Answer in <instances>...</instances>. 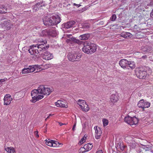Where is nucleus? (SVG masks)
<instances>
[{"label":"nucleus","instance_id":"1","mask_svg":"<svg viewBox=\"0 0 153 153\" xmlns=\"http://www.w3.org/2000/svg\"><path fill=\"white\" fill-rule=\"evenodd\" d=\"M47 42L46 40L43 39L39 40L37 43L36 45H33L30 46L28 50L29 52L31 55L36 56L40 51H44L48 48V45H44Z\"/></svg>","mask_w":153,"mask_h":153},{"label":"nucleus","instance_id":"2","mask_svg":"<svg viewBox=\"0 0 153 153\" xmlns=\"http://www.w3.org/2000/svg\"><path fill=\"white\" fill-rule=\"evenodd\" d=\"M61 20L59 15L54 14L51 17L46 18L43 22L45 25L49 26L57 24L61 22Z\"/></svg>","mask_w":153,"mask_h":153},{"label":"nucleus","instance_id":"3","mask_svg":"<svg viewBox=\"0 0 153 153\" xmlns=\"http://www.w3.org/2000/svg\"><path fill=\"white\" fill-rule=\"evenodd\" d=\"M147 68L145 66L140 67L136 69V74L137 77L140 79L145 78L147 75Z\"/></svg>","mask_w":153,"mask_h":153},{"label":"nucleus","instance_id":"4","mask_svg":"<svg viewBox=\"0 0 153 153\" xmlns=\"http://www.w3.org/2000/svg\"><path fill=\"white\" fill-rule=\"evenodd\" d=\"M124 121L127 124L131 126L135 125L138 122V120L137 118L135 117H131L129 116L125 117Z\"/></svg>","mask_w":153,"mask_h":153},{"label":"nucleus","instance_id":"5","mask_svg":"<svg viewBox=\"0 0 153 153\" xmlns=\"http://www.w3.org/2000/svg\"><path fill=\"white\" fill-rule=\"evenodd\" d=\"M81 57L80 55L73 52L69 53L68 56V59L71 61H79Z\"/></svg>","mask_w":153,"mask_h":153},{"label":"nucleus","instance_id":"6","mask_svg":"<svg viewBox=\"0 0 153 153\" xmlns=\"http://www.w3.org/2000/svg\"><path fill=\"white\" fill-rule=\"evenodd\" d=\"M39 91L40 94L49 95L52 91V89L43 85H41L39 87Z\"/></svg>","mask_w":153,"mask_h":153},{"label":"nucleus","instance_id":"7","mask_svg":"<svg viewBox=\"0 0 153 153\" xmlns=\"http://www.w3.org/2000/svg\"><path fill=\"white\" fill-rule=\"evenodd\" d=\"M78 104L80 107L84 111L87 112L89 110V108L86 102L82 100H79Z\"/></svg>","mask_w":153,"mask_h":153},{"label":"nucleus","instance_id":"8","mask_svg":"<svg viewBox=\"0 0 153 153\" xmlns=\"http://www.w3.org/2000/svg\"><path fill=\"white\" fill-rule=\"evenodd\" d=\"M150 105L149 102L144 100H140L137 104V106L139 108L143 109L148 108Z\"/></svg>","mask_w":153,"mask_h":153},{"label":"nucleus","instance_id":"9","mask_svg":"<svg viewBox=\"0 0 153 153\" xmlns=\"http://www.w3.org/2000/svg\"><path fill=\"white\" fill-rule=\"evenodd\" d=\"M31 96L32 97V99L30 101L33 103H35L37 101L36 100L37 95L38 94H40V93L39 91V88H38L37 90L34 89L31 92Z\"/></svg>","mask_w":153,"mask_h":153},{"label":"nucleus","instance_id":"10","mask_svg":"<svg viewBox=\"0 0 153 153\" xmlns=\"http://www.w3.org/2000/svg\"><path fill=\"white\" fill-rule=\"evenodd\" d=\"M46 144L48 146L50 147H54L58 146L59 145L61 144L59 143V142L55 140H52L50 139L46 140Z\"/></svg>","mask_w":153,"mask_h":153},{"label":"nucleus","instance_id":"11","mask_svg":"<svg viewBox=\"0 0 153 153\" xmlns=\"http://www.w3.org/2000/svg\"><path fill=\"white\" fill-rule=\"evenodd\" d=\"M68 43H70L71 46L73 45L74 44L76 43L79 45H81L82 43V42L79 39H77L75 38L72 37L70 38V39H67L66 41Z\"/></svg>","mask_w":153,"mask_h":153},{"label":"nucleus","instance_id":"12","mask_svg":"<svg viewBox=\"0 0 153 153\" xmlns=\"http://www.w3.org/2000/svg\"><path fill=\"white\" fill-rule=\"evenodd\" d=\"M42 55L43 58L46 60H51L53 57V54L48 51L45 52Z\"/></svg>","mask_w":153,"mask_h":153},{"label":"nucleus","instance_id":"13","mask_svg":"<svg viewBox=\"0 0 153 153\" xmlns=\"http://www.w3.org/2000/svg\"><path fill=\"white\" fill-rule=\"evenodd\" d=\"M13 100L11 95L9 94H7L5 95L4 99V105H9Z\"/></svg>","mask_w":153,"mask_h":153},{"label":"nucleus","instance_id":"14","mask_svg":"<svg viewBox=\"0 0 153 153\" xmlns=\"http://www.w3.org/2000/svg\"><path fill=\"white\" fill-rule=\"evenodd\" d=\"M128 61L125 59H121L119 62V64L122 68H123L129 69L130 68L128 67Z\"/></svg>","mask_w":153,"mask_h":153},{"label":"nucleus","instance_id":"15","mask_svg":"<svg viewBox=\"0 0 153 153\" xmlns=\"http://www.w3.org/2000/svg\"><path fill=\"white\" fill-rule=\"evenodd\" d=\"M94 129L95 130V137L97 139L100 138L102 132L101 129L99 127L97 126L94 127Z\"/></svg>","mask_w":153,"mask_h":153},{"label":"nucleus","instance_id":"16","mask_svg":"<svg viewBox=\"0 0 153 153\" xmlns=\"http://www.w3.org/2000/svg\"><path fill=\"white\" fill-rule=\"evenodd\" d=\"M34 71V68L32 65L29 66L28 67L25 68L22 70V73L26 74L32 73Z\"/></svg>","mask_w":153,"mask_h":153},{"label":"nucleus","instance_id":"17","mask_svg":"<svg viewBox=\"0 0 153 153\" xmlns=\"http://www.w3.org/2000/svg\"><path fill=\"white\" fill-rule=\"evenodd\" d=\"M75 23V22L74 21H70L64 24L63 26L64 28L68 29L73 27Z\"/></svg>","mask_w":153,"mask_h":153},{"label":"nucleus","instance_id":"18","mask_svg":"<svg viewBox=\"0 0 153 153\" xmlns=\"http://www.w3.org/2000/svg\"><path fill=\"white\" fill-rule=\"evenodd\" d=\"M90 45L88 43L86 45L84 46L82 48V51L84 53L87 54H89L90 53Z\"/></svg>","mask_w":153,"mask_h":153},{"label":"nucleus","instance_id":"19","mask_svg":"<svg viewBox=\"0 0 153 153\" xmlns=\"http://www.w3.org/2000/svg\"><path fill=\"white\" fill-rule=\"evenodd\" d=\"M55 104L56 105L57 107L64 108H66L67 107V105L64 103L62 101L60 100H58L57 102L55 103Z\"/></svg>","mask_w":153,"mask_h":153},{"label":"nucleus","instance_id":"20","mask_svg":"<svg viewBox=\"0 0 153 153\" xmlns=\"http://www.w3.org/2000/svg\"><path fill=\"white\" fill-rule=\"evenodd\" d=\"M120 35L124 38H127L128 37L131 38L132 37V35L131 33L126 32H122Z\"/></svg>","mask_w":153,"mask_h":153},{"label":"nucleus","instance_id":"21","mask_svg":"<svg viewBox=\"0 0 153 153\" xmlns=\"http://www.w3.org/2000/svg\"><path fill=\"white\" fill-rule=\"evenodd\" d=\"M90 36V34L89 33H86L80 35L79 37V38L82 40H87Z\"/></svg>","mask_w":153,"mask_h":153},{"label":"nucleus","instance_id":"22","mask_svg":"<svg viewBox=\"0 0 153 153\" xmlns=\"http://www.w3.org/2000/svg\"><path fill=\"white\" fill-rule=\"evenodd\" d=\"M118 100V97L117 94H112L111 95L110 100L112 102H116Z\"/></svg>","mask_w":153,"mask_h":153},{"label":"nucleus","instance_id":"23","mask_svg":"<svg viewBox=\"0 0 153 153\" xmlns=\"http://www.w3.org/2000/svg\"><path fill=\"white\" fill-rule=\"evenodd\" d=\"M90 53L92 52L93 53L95 52L97 50V45L94 44H90Z\"/></svg>","mask_w":153,"mask_h":153},{"label":"nucleus","instance_id":"24","mask_svg":"<svg viewBox=\"0 0 153 153\" xmlns=\"http://www.w3.org/2000/svg\"><path fill=\"white\" fill-rule=\"evenodd\" d=\"M93 147L92 144L88 143L84 146V148L85 150V152H87L91 150Z\"/></svg>","mask_w":153,"mask_h":153},{"label":"nucleus","instance_id":"25","mask_svg":"<svg viewBox=\"0 0 153 153\" xmlns=\"http://www.w3.org/2000/svg\"><path fill=\"white\" fill-rule=\"evenodd\" d=\"M49 32V34L51 36L56 37L57 35V31L54 29L51 30Z\"/></svg>","mask_w":153,"mask_h":153},{"label":"nucleus","instance_id":"26","mask_svg":"<svg viewBox=\"0 0 153 153\" xmlns=\"http://www.w3.org/2000/svg\"><path fill=\"white\" fill-rule=\"evenodd\" d=\"M128 68L129 67L131 69H133L135 68V64L134 62L128 61Z\"/></svg>","mask_w":153,"mask_h":153},{"label":"nucleus","instance_id":"27","mask_svg":"<svg viewBox=\"0 0 153 153\" xmlns=\"http://www.w3.org/2000/svg\"><path fill=\"white\" fill-rule=\"evenodd\" d=\"M10 11V8H7L5 6L3 7L0 9V13H7Z\"/></svg>","mask_w":153,"mask_h":153},{"label":"nucleus","instance_id":"28","mask_svg":"<svg viewBox=\"0 0 153 153\" xmlns=\"http://www.w3.org/2000/svg\"><path fill=\"white\" fill-rule=\"evenodd\" d=\"M44 5L42 3H37L33 7V10L35 11H36L38 10V9L41 7L42 6Z\"/></svg>","mask_w":153,"mask_h":153},{"label":"nucleus","instance_id":"29","mask_svg":"<svg viewBox=\"0 0 153 153\" xmlns=\"http://www.w3.org/2000/svg\"><path fill=\"white\" fill-rule=\"evenodd\" d=\"M151 50V47L146 46V47L143 48H142V53H145L146 52H149Z\"/></svg>","mask_w":153,"mask_h":153},{"label":"nucleus","instance_id":"30","mask_svg":"<svg viewBox=\"0 0 153 153\" xmlns=\"http://www.w3.org/2000/svg\"><path fill=\"white\" fill-rule=\"evenodd\" d=\"M8 153H15L16 151L12 147L7 148L5 149Z\"/></svg>","mask_w":153,"mask_h":153},{"label":"nucleus","instance_id":"31","mask_svg":"<svg viewBox=\"0 0 153 153\" xmlns=\"http://www.w3.org/2000/svg\"><path fill=\"white\" fill-rule=\"evenodd\" d=\"M133 140V138L130 135H128L127 136H126L125 137V140H126V142L129 144L131 142L134 141Z\"/></svg>","mask_w":153,"mask_h":153},{"label":"nucleus","instance_id":"32","mask_svg":"<svg viewBox=\"0 0 153 153\" xmlns=\"http://www.w3.org/2000/svg\"><path fill=\"white\" fill-rule=\"evenodd\" d=\"M32 67L34 68V71L35 70H38L42 68V66H43L42 65H32Z\"/></svg>","mask_w":153,"mask_h":153},{"label":"nucleus","instance_id":"33","mask_svg":"<svg viewBox=\"0 0 153 153\" xmlns=\"http://www.w3.org/2000/svg\"><path fill=\"white\" fill-rule=\"evenodd\" d=\"M129 145L131 148L134 149L136 147L137 144L134 141L129 143Z\"/></svg>","mask_w":153,"mask_h":153},{"label":"nucleus","instance_id":"34","mask_svg":"<svg viewBox=\"0 0 153 153\" xmlns=\"http://www.w3.org/2000/svg\"><path fill=\"white\" fill-rule=\"evenodd\" d=\"M86 137L84 136L79 141V144L81 145L85 142Z\"/></svg>","mask_w":153,"mask_h":153},{"label":"nucleus","instance_id":"35","mask_svg":"<svg viewBox=\"0 0 153 153\" xmlns=\"http://www.w3.org/2000/svg\"><path fill=\"white\" fill-rule=\"evenodd\" d=\"M102 121L104 126H105L108 125V120L106 119H103Z\"/></svg>","mask_w":153,"mask_h":153},{"label":"nucleus","instance_id":"36","mask_svg":"<svg viewBox=\"0 0 153 153\" xmlns=\"http://www.w3.org/2000/svg\"><path fill=\"white\" fill-rule=\"evenodd\" d=\"M44 96L43 95H39V94H38L37 95V97H36V100L37 101H39V100L43 98L44 97Z\"/></svg>","mask_w":153,"mask_h":153},{"label":"nucleus","instance_id":"37","mask_svg":"<svg viewBox=\"0 0 153 153\" xmlns=\"http://www.w3.org/2000/svg\"><path fill=\"white\" fill-rule=\"evenodd\" d=\"M117 18L115 14H113L111 17L110 18V20H111V21H114Z\"/></svg>","mask_w":153,"mask_h":153},{"label":"nucleus","instance_id":"38","mask_svg":"<svg viewBox=\"0 0 153 153\" xmlns=\"http://www.w3.org/2000/svg\"><path fill=\"white\" fill-rule=\"evenodd\" d=\"M79 151V153H83L86 152H85V150L84 149V147L81 148Z\"/></svg>","mask_w":153,"mask_h":153},{"label":"nucleus","instance_id":"39","mask_svg":"<svg viewBox=\"0 0 153 153\" xmlns=\"http://www.w3.org/2000/svg\"><path fill=\"white\" fill-rule=\"evenodd\" d=\"M143 34V33H138L137 34L136 36L138 38L140 39L142 38V37L143 36L142 35Z\"/></svg>","mask_w":153,"mask_h":153},{"label":"nucleus","instance_id":"40","mask_svg":"<svg viewBox=\"0 0 153 153\" xmlns=\"http://www.w3.org/2000/svg\"><path fill=\"white\" fill-rule=\"evenodd\" d=\"M144 147H146L145 148V150L146 151H149L151 150V147H148L147 146H144Z\"/></svg>","mask_w":153,"mask_h":153},{"label":"nucleus","instance_id":"41","mask_svg":"<svg viewBox=\"0 0 153 153\" xmlns=\"http://www.w3.org/2000/svg\"><path fill=\"white\" fill-rule=\"evenodd\" d=\"M137 153H143L142 150L140 148L137 149Z\"/></svg>","mask_w":153,"mask_h":153},{"label":"nucleus","instance_id":"42","mask_svg":"<svg viewBox=\"0 0 153 153\" xmlns=\"http://www.w3.org/2000/svg\"><path fill=\"white\" fill-rule=\"evenodd\" d=\"M146 146L145 145H143L141 144L139 146L140 148H142L143 149L145 150V148L146 147H144V146Z\"/></svg>","mask_w":153,"mask_h":153},{"label":"nucleus","instance_id":"43","mask_svg":"<svg viewBox=\"0 0 153 153\" xmlns=\"http://www.w3.org/2000/svg\"><path fill=\"white\" fill-rule=\"evenodd\" d=\"M83 27L85 28H88L89 27V26L87 24L83 26Z\"/></svg>","mask_w":153,"mask_h":153},{"label":"nucleus","instance_id":"44","mask_svg":"<svg viewBox=\"0 0 153 153\" xmlns=\"http://www.w3.org/2000/svg\"><path fill=\"white\" fill-rule=\"evenodd\" d=\"M76 123H75L73 125V126L72 128V130L74 131H75V128L76 126Z\"/></svg>","mask_w":153,"mask_h":153},{"label":"nucleus","instance_id":"45","mask_svg":"<svg viewBox=\"0 0 153 153\" xmlns=\"http://www.w3.org/2000/svg\"><path fill=\"white\" fill-rule=\"evenodd\" d=\"M5 81L6 80L4 79H0V82L2 84V82H5Z\"/></svg>","mask_w":153,"mask_h":153},{"label":"nucleus","instance_id":"46","mask_svg":"<svg viewBox=\"0 0 153 153\" xmlns=\"http://www.w3.org/2000/svg\"><path fill=\"white\" fill-rule=\"evenodd\" d=\"M74 5L77 6V7H79L81 6L80 4H77L76 3H74Z\"/></svg>","mask_w":153,"mask_h":153},{"label":"nucleus","instance_id":"47","mask_svg":"<svg viewBox=\"0 0 153 153\" xmlns=\"http://www.w3.org/2000/svg\"><path fill=\"white\" fill-rule=\"evenodd\" d=\"M35 134H36V137H39V135L38 134V131H35Z\"/></svg>","mask_w":153,"mask_h":153},{"label":"nucleus","instance_id":"48","mask_svg":"<svg viewBox=\"0 0 153 153\" xmlns=\"http://www.w3.org/2000/svg\"><path fill=\"white\" fill-rule=\"evenodd\" d=\"M96 153H103V152L102 150H99Z\"/></svg>","mask_w":153,"mask_h":153},{"label":"nucleus","instance_id":"49","mask_svg":"<svg viewBox=\"0 0 153 153\" xmlns=\"http://www.w3.org/2000/svg\"><path fill=\"white\" fill-rule=\"evenodd\" d=\"M49 64H46L44 66V67L47 68L49 67Z\"/></svg>","mask_w":153,"mask_h":153},{"label":"nucleus","instance_id":"50","mask_svg":"<svg viewBox=\"0 0 153 153\" xmlns=\"http://www.w3.org/2000/svg\"><path fill=\"white\" fill-rule=\"evenodd\" d=\"M59 124L60 125V126L63 125H65V124H64V123H59Z\"/></svg>","mask_w":153,"mask_h":153},{"label":"nucleus","instance_id":"51","mask_svg":"<svg viewBox=\"0 0 153 153\" xmlns=\"http://www.w3.org/2000/svg\"><path fill=\"white\" fill-rule=\"evenodd\" d=\"M152 15H153V10H152V12L151 13H150V16H151Z\"/></svg>","mask_w":153,"mask_h":153},{"label":"nucleus","instance_id":"52","mask_svg":"<svg viewBox=\"0 0 153 153\" xmlns=\"http://www.w3.org/2000/svg\"><path fill=\"white\" fill-rule=\"evenodd\" d=\"M6 26L7 27H10V25L9 24H8V25H6Z\"/></svg>","mask_w":153,"mask_h":153},{"label":"nucleus","instance_id":"53","mask_svg":"<svg viewBox=\"0 0 153 153\" xmlns=\"http://www.w3.org/2000/svg\"><path fill=\"white\" fill-rule=\"evenodd\" d=\"M50 117V116H48L47 117V118L45 119V120H46L47 119H48L49 118V117Z\"/></svg>","mask_w":153,"mask_h":153},{"label":"nucleus","instance_id":"54","mask_svg":"<svg viewBox=\"0 0 153 153\" xmlns=\"http://www.w3.org/2000/svg\"><path fill=\"white\" fill-rule=\"evenodd\" d=\"M53 115V114H49V116L50 117V116H52Z\"/></svg>","mask_w":153,"mask_h":153},{"label":"nucleus","instance_id":"55","mask_svg":"<svg viewBox=\"0 0 153 153\" xmlns=\"http://www.w3.org/2000/svg\"><path fill=\"white\" fill-rule=\"evenodd\" d=\"M150 151L151 152L153 153V150H152V149H151Z\"/></svg>","mask_w":153,"mask_h":153},{"label":"nucleus","instance_id":"56","mask_svg":"<svg viewBox=\"0 0 153 153\" xmlns=\"http://www.w3.org/2000/svg\"><path fill=\"white\" fill-rule=\"evenodd\" d=\"M121 149L122 150H123L124 149V147H122V148H121Z\"/></svg>","mask_w":153,"mask_h":153},{"label":"nucleus","instance_id":"57","mask_svg":"<svg viewBox=\"0 0 153 153\" xmlns=\"http://www.w3.org/2000/svg\"><path fill=\"white\" fill-rule=\"evenodd\" d=\"M1 83L0 82V85H1Z\"/></svg>","mask_w":153,"mask_h":153}]
</instances>
